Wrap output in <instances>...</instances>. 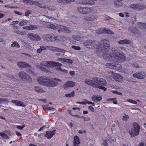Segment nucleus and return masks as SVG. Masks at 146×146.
Returning a JSON list of instances; mask_svg holds the SVG:
<instances>
[{
  "label": "nucleus",
  "mask_w": 146,
  "mask_h": 146,
  "mask_svg": "<svg viewBox=\"0 0 146 146\" xmlns=\"http://www.w3.org/2000/svg\"><path fill=\"white\" fill-rule=\"evenodd\" d=\"M109 41L106 39L101 40L98 44L97 55L103 57L107 61L113 60L117 63H121L125 60V54L117 47L109 48Z\"/></svg>",
  "instance_id": "f257e3e1"
},
{
  "label": "nucleus",
  "mask_w": 146,
  "mask_h": 146,
  "mask_svg": "<svg viewBox=\"0 0 146 146\" xmlns=\"http://www.w3.org/2000/svg\"><path fill=\"white\" fill-rule=\"evenodd\" d=\"M37 81L41 85L53 87L57 86L58 84L57 82H61V80L58 79L54 78L51 81L48 77L43 76L38 77Z\"/></svg>",
  "instance_id": "f03ea898"
},
{
  "label": "nucleus",
  "mask_w": 146,
  "mask_h": 146,
  "mask_svg": "<svg viewBox=\"0 0 146 146\" xmlns=\"http://www.w3.org/2000/svg\"><path fill=\"white\" fill-rule=\"evenodd\" d=\"M62 64L58 62L54 61H44L41 62L40 65H36L38 68L40 69V70L46 72H48V70L47 68H49L50 67L57 66V69L61 71L62 68L61 66Z\"/></svg>",
  "instance_id": "7ed1b4c3"
},
{
  "label": "nucleus",
  "mask_w": 146,
  "mask_h": 146,
  "mask_svg": "<svg viewBox=\"0 0 146 146\" xmlns=\"http://www.w3.org/2000/svg\"><path fill=\"white\" fill-rule=\"evenodd\" d=\"M53 35L49 34L44 35L43 36V39L45 41H52L54 40H58L61 42L66 41L68 40L67 38L62 36L60 37L54 36L53 37Z\"/></svg>",
  "instance_id": "20e7f679"
},
{
  "label": "nucleus",
  "mask_w": 146,
  "mask_h": 146,
  "mask_svg": "<svg viewBox=\"0 0 146 146\" xmlns=\"http://www.w3.org/2000/svg\"><path fill=\"white\" fill-rule=\"evenodd\" d=\"M48 27L53 29H56V27L58 29V32L59 33L63 32L66 33H70L71 31L66 27L60 25H57L56 26L54 25L49 23L47 25Z\"/></svg>",
  "instance_id": "39448f33"
},
{
  "label": "nucleus",
  "mask_w": 146,
  "mask_h": 146,
  "mask_svg": "<svg viewBox=\"0 0 146 146\" xmlns=\"http://www.w3.org/2000/svg\"><path fill=\"white\" fill-rule=\"evenodd\" d=\"M140 129V127L137 123H134L133 127L129 130V133L131 137H135L139 134Z\"/></svg>",
  "instance_id": "423d86ee"
},
{
  "label": "nucleus",
  "mask_w": 146,
  "mask_h": 146,
  "mask_svg": "<svg viewBox=\"0 0 146 146\" xmlns=\"http://www.w3.org/2000/svg\"><path fill=\"white\" fill-rule=\"evenodd\" d=\"M98 42L94 40H87L84 43V45L87 48L91 49H97V50Z\"/></svg>",
  "instance_id": "0eeeda50"
},
{
  "label": "nucleus",
  "mask_w": 146,
  "mask_h": 146,
  "mask_svg": "<svg viewBox=\"0 0 146 146\" xmlns=\"http://www.w3.org/2000/svg\"><path fill=\"white\" fill-rule=\"evenodd\" d=\"M19 76L23 81L30 82L32 80V78L29 77L28 75L24 71H22L20 72Z\"/></svg>",
  "instance_id": "6e6552de"
},
{
  "label": "nucleus",
  "mask_w": 146,
  "mask_h": 146,
  "mask_svg": "<svg viewBox=\"0 0 146 146\" xmlns=\"http://www.w3.org/2000/svg\"><path fill=\"white\" fill-rule=\"evenodd\" d=\"M93 79L95 83L98 85V86L99 85L105 86L107 84L106 80L102 78L96 77L93 78Z\"/></svg>",
  "instance_id": "1a4fd4ad"
},
{
  "label": "nucleus",
  "mask_w": 146,
  "mask_h": 146,
  "mask_svg": "<svg viewBox=\"0 0 146 146\" xmlns=\"http://www.w3.org/2000/svg\"><path fill=\"white\" fill-rule=\"evenodd\" d=\"M27 36L31 40L34 41H39L41 39L40 37L38 35L32 33L28 34Z\"/></svg>",
  "instance_id": "9d476101"
},
{
  "label": "nucleus",
  "mask_w": 146,
  "mask_h": 146,
  "mask_svg": "<svg viewBox=\"0 0 146 146\" xmlns=\"http://www.w3.org/2000/svg\"><path fill=\"white\" fill-rule=\"evenodd\" d=\"M130 7L136 11H139L145 9V6L144 5L139 4H135L130 5Z\"/></svg>",
  "instance_id": "9b49d317"
},
{
  "label": "nucleus",
  "mask_w": 146,
  "mask_h": 146,
  "mask_svg": "<svg viewBox=\"0 0 146 146\" xmlns=\"http://www.w3.org/2000/svg\"><path fill=\"white\" fill-rule=\"evenodd\" d=\"M23 2L24 3H29L30 4L36 5L40 8H44L46 7V5L41 4L38 2H36L33 1L23 0Z\"/></svg>",
  "instance_id": "f8f14e48"
},
{
  "label": "nucleus",
  "mask_w": 146,
  "mask_h": 146,
  "mask_svg": "<svg viewBox=\"0 0 146 146\" xmlns=\"http://www.w3.org/2000/svg\"><path fill=\"white\" fill-rule=\"evenodd\" d=\"M99 34L108 33L109 34H113L114 33L111 30L106 28H100L97 32Z\"/></svg>",
  "instance_id": "ddd939ff"
},
{
  "label": "nucleus",
  "mask_w": 146,
  "mask_h": 146,
  "mask_svg": "<svg viewBox=\"0 0 146 146\" xmlns=\"http://www.w3.org/2000/svg\"><path fill=\"white\" fill-rule=\"evenodd\" d=\"M111 76L116 81L120 82L123 80V77L120 75L113 72H111Z\"/></svg>",
  "instance_id": "4468645a"
},
{
  "label": "nucleus",
  "mask_w": 146,
  "mask_h": 146,
  "mask_svg": "<svg viewBox=\"0 0 146 146\" xmlns=\"http://www.w3.org/2000/svg\"><path fill=\"white\" fill-rule=\"evenodd\" d=\"M92 79L93 80L88 79H86L84 80V82L87 84L91 85L93 87L97 88L98 87V85L95 83L93 78Z\"/></svg>",
  "instance_id": "2eb2a0df"
},
{
  "label": "nucleus",
  "mask_w": 146,
  "mask_h": 146,
  "mask_svg": "<svg viewBox=\"0 0 146 146\" xmlns=\"http://www.w3.org/2000/svg\"><path fill=\"white\" fill-rule=\"evenodd\" d=\"M145 73L143 72H138L134 74L133 77L135 78L139 79H143L145 76Z\"/></svg>",
  "instance_id": "dca6fc26"
},
{
  "label": "nucleus",
  "mask_w": 146,
  "mask_h": 146,
  "mask_svg": "<svg viewBox=\"0 0 146 146\" xmlns=\"http://www.w3.org/2000/svg\"><path fill=\"white\" fill-rule=\"evenodd\" d=\"M46 48L48 50H52L53 51H57L58 52L64 53L66 52V50H65L61 49L56 47H52V46H48L46 47Z\"/></svg>",
  "instance_id": "f3484780"
},
{
  "label": "nucleus",
  "mask_w": 146,
  "mask_h": 146,
  "mask_svg": "<svg viewBox=\"0 0 146 146\" xmlns=\"http://www.w3.org/2000/svg\"><path fill=\"white\" fill-rule=\"evenodd\" d=\"M18 65L20 68H28L30 70H31L30 69L31 68V66L28 63L22 62H18Z\"/></svg>",
  "instance_id": "a211bd4d"
},
{
  "label": "nucleus",
  "mask_w": 146,
  "mask_h": 146,
  "mask_svg": "<svg viewBox=\"0 0 146 146\" xmlns=\"http://www.w3.org/2000/svg\"><path fill=\"white\" fill-rule=\"evenodd\" d=\"M75 85L74 82L71 81H67L64 85V88L66 89L68 88L73 87Z\"/></svg>",
  "instance_id": "6ab92c4d"
},
{
  "label": "nucleus",
  "mask_w": 146,
  "mask_h": 146,
  "mask_svg": "<svg viewBox=\"0 0 146 146\" xmlns=\"http://www.w3.org/2000/svg\"><path fill=\"white\" fill-rule=\"evenodd\" d=\"M98 17L97 16L92 15L91 16L87 15L84 17V19L87 21H94L95 20L97 19Z\"/></svg>",
  "instance_id": "aec40b11"
},
{
  "label": "nucleus",
  "mask_w": 146,
  "mask_h": 146,
  "mask_svg": "<svg viewBox=\"0 0 146 146\" xmlns=\"http://www.w3.org/2000/svg\"><path fill=\"white\" fill-rule=\"evenodd\" d=\"M74 139L73 146H79L80 142L78 137L77 136H75L74 137Z\"/></svg>",
  "instance_id": "412c9836"
},
{
  "label": "nucleus",
  "mask_w": 146,
  "mask_h": 146,
  "mask_svg": "<svg viewBox=\"0 0 146 146\" xmlns=\"http://www.w3.org/2000/svg\"><path fill=\"white\" fill-rule=\"evenodd\" d=\"M55 131V130H53L52 131H47L46 134L44 135L45 137H46L48 139L51 138L54 134Z\"/></svg>",
  "instance_id": "4be33fe9"
},
{
  "label": "nucleus",
  "mask_w": 146,
  "mask_h": 146,
  "mask_svg": "<svg viewBox=\"0 0 146 146\" xmlns=\"http://www.w3.org/2000/svg\"><path fill=\"white\" fill-rule=\"evenodd\" d=\"M75 18V17L74 16H71V18H69V19H68V17H65L64 18V21L67 23H69L70 24V25H72L71 23H73V21H70L71 20H73V19H74Z\"/></svg>",
  "instance_id": "5701e85b"
},
{
  "label": "nucleus",
  "mask_w": 146,
  "mask_h": 146,
  "mask_svg": "<svg viewBox=\"0 0 146 146\" xmlns=\"http://www.w3.org/2000/svg\"><path fill=\"white\" fill-rule=\"evenodd\" d=\"M116 64L113 63H108L106 64V66L107 67L113 69L115 68Z\"/></svg>",
  "instance_id": "b1692460"
},
{
  "label": "nucleus",
  "mask_w": 146,
  "mask_h": 146,
  "mask_svg": "<svg viewBox=\"0 0 146 146\" xmlns=\"http://www.w3.org/2000/svg\"><path fill=\"white\" fill-rule=\"evenodd\" d=\"M85 37L84 36L80 37L76 35L72 36V38L80 42H82L83 40V39Z\"/></svg>",
  "instance_id": "393cba45"
},
{
  "label": "nucleus",
  "mask_w": 146,
  "mask_h": 146,
  "mask_svg": "<svg viewBox=\"0 0 146 146\" xmlns=\"http://www.w3.org/2000/svg\"><path fill=\"white\" fill-rule=\"evenodd\" d=\"M131 41L130 40L126 39L124 40H121L119 41L118 42V43L120 44H129L131 43Z\"/></svg>",
  "instance_id": "a878e982"
},
{
  "label": "nucleus",
  "mask_w": 146,
  "mask_h": 146,
  "mask_svg": "<svg viewBox=\"0 0 146 146\" xmlns=\"http://www.w3.org/2000/svg\"><path fill=\"white\" fill-rule=\"evenodd\" d=\"M12 102L14 103L16 105L18 106H23V104L22 102L19 101L13 100L11 101Z\"/></svg>",
  "instance_id": "bb28decb"
},
{
  "label": "nucleus",
  "mask_w": 146,
  "mask_h": 146,
  "mask_svg": "<svg viewBox=\"0 0 146 146\" xmlns=\"http://www.w3.org/2000/svg\"><path fill=\"white\" fill-rule=\"evenodd\" d=\"M77 9L80 13L85 14L86 7H77Z\"/></svg>",
  "instance_id": "cd10ccee"
},
{
  "label": "nucleus",
  "mask_w": 146,
  "mask_h": 146,
  "mask_svg": "<svg viewBox=\"0 0 146 146\" xmlns=\"http://www.w3.org/2000/svg\"><path fill=\"white\" fill-rule=\"evenodd\" d=\"M46 48V46H41L39 48L37 49L36 52L38 53H40L42 52L43 50H45Z\"/></svg>",
  "instance_id": "c85d7f7f"
},
{
  "label": "nucleus",
  "mask_w": 146,
  "mask_h": 146,
  "mask_svg": "<svg viewBox=\"0 0 146 146\" xmlns=\"http://www.w3.org/2000/svg\"><path fill=\"white\" fill-rule=\"evenodd\" d=\"M42 107L44 110L46 109L48 110H50L51 111H54L55 110V109L53 108L48 107V105H47L43 106Z\"/></svg>",
  "instance_id": "c756f323"
},
{
  "label": "nucleus",
  "mask_w": 146,
  "mask_h": 146,
  "mask_svg": "<svg viewBox=\"0 0 146 146\" xmlns=\"http://www.w3.org/2000/svg\"><path fill=\"white\" fill-rule=\"evenodd\" d=\"M85 14H89L94 11V9L91 7H86Z\"/></svg>",
  "instance_id": "7c9ffc66"
},
{
  "label": "nucleus",
  "mask_w": 146,
  "mask_h": 146,
  "mask_svg": "<svg viewBox=\"0 0 146 146\" xmlns=\"http://www.w3.org/2000/svg\"><path fill=\"white\" fill-rule=\"evenodd\" d=\"M123 0H116V1L114 2V6L115 7H118L122 5L121 1Z\"/></svg>",
  "instance_id": "2f4dec72"
},
{
  "label": "nucleus",
  "mask_w": 146,
  "mask_h": 146,
  "mask_svg": "<svg viewBox=\"0 0 146 146\" xmlns=\"http://www.w3.org/2000/svg\"><path fill=\"white\" fill-rule=\"evenodd\" d=\"M137 25L141 29H146V23L139 22L137 24Z\"/></svg>",
  "instance_id": "473e14b6"
},
{
  "label": "nucleus",
  "mask_w": 146,
  "mask_h": 146,
  "mask_svg": "<svg viewBox=\"0 0 146 146\" xmlns=\"http://www.w3.org/2000/svg\"><path fill=\"white\" fill-rule=\"evenodd\" d=\"M28 22V21L26 20H23L19 23V25L20 26L25 25Z\"/></svg>",
  "instance_id": "72a5a7b5"
},
{
  "label": "nucleus",
  "mask_w": 146,
  "mask_h": 146,
  "mask_svg": "<svg viewBox=\"0 0 146 146\" xmlns=\"http://www.w3.org/2000/svg\"><path fill=\"white\" fill-rule=\"evenodd\" d=\"M34 89L37 92H42L44 91V90L40 87H34Z\"/></svg>",
  "instance_id": "f704fd0d"
},
{
  "label": "nucleus",
  "mask_w": 146,
  "mask_h": 146,
  "mask_svg": "<svg viewBox=\"0 0 146 146\" xmlns=\"http://www.w3.org/2000/svg\"><path fill=\"white\" fill-rule=\"evenodd\" d=\"M29 26V30H36L38 28L37 26L35 25H31Z\"/></svg>",
  "instance_id": "c9c22d12"
},
{
  "label": "nucleus",
  "mask_w": 146,
  "mask_h": 146,
  "mask_svg": "<svg viewBox=\"0 0 146 146\" xmlns=\"http://www.w3.org/2000/svg\"><path fill=\"white\" fill-rule=\"evenodd\" d=\"M11 46L12 47H16L18 48H19L20 46L18 43L16 41L13 42V44L11 45Z\"/></svg>",
  "instance_id": "e433bc0d"
},
{
  "label": "nucleus",
  "mask_w": 146,
  "mask_h": 146,
  "mask_svg": "<svg viewBox=\"0 0 146 146\" xmlns=\"http://www.w3.org/2000/svg\"><path fill=\"white\" fill-rule=\"evenodd\" d=\"M115 68V69H116L119 71H120L122 68V66L119 64H116Z\"/></svg>",
  "instance_id": "4c0bfd02"
},
{
  "label": "nucleus",
  "mask_w": 146,
  "mask_h": 146,
  "mask_svg": "<svg viewBox=\"0 0 146 146\" xmlns=\"http://www.w3.org/2000/svg\"><path fill=\"white\" fill-rule=\"evenodd\" d=\"M0 136H1L2 138L6 139H8L9 138V137L7 135L3 133H0Z\"/></svg>",
  "instance_id": "58836bf2"
},
{
  "label": "nucleus",
  "mask_w": 146,
  "mask_h": 146,
  "mask_svg": "<svg viewBox=\"0 0 146 146\" xmlns=\"http://www.w3.org/2000/svg\"><path fill=\"white\" fill-rule=\"evenodd\" d=\"M59 3H62L63 2H74L75 0H58Z\"/></svg>",
  "instance_id": "ea45409f"
},
{
  "label": "nucleus",
  "mask_w": 146,
  "mask_h": 146,
  "mask_svg": "<svg viewBox=\"0 0 146 146\" xmlns=\"http://www.w3.org/2000/svg\"><path fill=\"white\" fill-rule=\"evenodd\" d=\"M74 94V91H72L70 93V94H65V96L68 97H73Z\"/></svg>",
  "instance_id": "a19ab883"
},
{
  "label": "nucleus",
  "mask_w": 146,
  "mask_h": 146,
  "mask_svg": "<svg viewBox=\"0 0 146 146\" xmlns=\"http://www.w3.org/2000/svg\"><path fill=\"white\" fill-rule=\"evenodd\" d=\"M126 101L133 104H137V103L136 101L131 99L127 100Z\"/></svg>",
  "instance_id": "79ce46f5"
},
{
  "label": "nucleus",
  "mask_w": 146,
  "mask_h": 146,
  "mask_svg": "<svg viewBox=\"0 0 146 146\" xmlns=\"http://www.w3.org/2000/svg\"><path fill=\"white\" fill-rule=\"evenodd\" d=\"M129 116L126 114H125L123 116V120L124 121H126L127 119H129Z\"/></svg>",
  "instance_id": "37998d69"
},
{
  "label": "nucleus",
  "mask_w": 146,
  "mask_h": 146,
  "mask_svg": "<svg viewBox=\"0 0 146 146\" xmlns=\"http://www.w3.org/2000/svg\"><path fill=\"white\" fill-rule=\"evenodd\" d=\"M64 62L68 63L69 64H71L73 63V61L72 60L67 59H65V61H64Z\"/></svg>",
  "instance_id": "c03bdc74"
},
{
  "label": "nucleus",
  "mask_w": 146,
  "mask_h": 146,
  "mask_svg": "<svg viewBox=\"0 0 146 146\" xmlns=\"http://www.w3.org/2000/svg\"><path fill=\"white\" fill-rule=\"evenodd\" d=\"M72 48L75 50H79L81 48L79 46H76L73 45L72 46Z\"/></svg>",
  "instance_id": "a18cd8bd"
},
{
  "label": "nucleus",
  "mask_w": 146,
  "mask_h": 146,
  "mask_svg": "<svg viewBox=\"0 0 146 146\" xmlns=\"http://www.w3.org/2000/svg\"><path fill=\"white\" fill-rule=\"evenodd\" d=\"M97 95H94L92 96V99L93 101L95 102H97Z\"/></svg>",
  "instance_id": "49530a36"
},
{
  "label": "nucleus",
  "mask_w": 146,
  "mask_h": 146,
  "mask_svg": "<svg viewBox=\"0 0 146 146\" xmlns=\"http://www.w3.org/2000/svg\"><path fill=\"white\" fill-rule=\"evenodd\" d=\"M48 8L49 10L52 11H54L56 9V8L53 6H49V7H48Z\"/></svg>",
  "instance_id": "de8ad7c7"
},
{
  "label": "nucleus",
  "mask_w": 146,
  "mask_h": 146,
  "mask_svg": "<svg viewBox=\"0 0 146 146\" xmlns=\"http://www.w3.org/2000/svg\"><path fill=\"white\" fill-rule=\"evenodd\" d=\"M65 59L64 58H60L57 59L56 60L58 61H59L61 62V63H64L65 61Z\"/></svg>",
  "instance_id": "09e8293b"
},
{
  "label": "nucleus",
  "mask_w": 146,
  "mask_h": 146,
  "mask_svg": "<svg viewBox=\"0 0 146 146\" xmlns=\"http://www.w3.org/2000/svg\"><path fill=\"white\" fill-rule=\"evenodd\" d=\"M97 102L100 101L102 99V96L98 95H97Z\"/></svg>",
  "instance_id": "8fccbe9b"
},
{
  "label": "nucleus",
  "mask_w": 146,
  "mask_h": 146,
  "mask_svg": "<svg viewBox=\"0 0 146 146\" xmlns=\"http://www.w3.org/2000/svg\"><path fill=\"white\" fill-rule=\"evenodd\" d=\"M97 88H98L99 89H101L102 90H103L104 91H106L107 90V88H106L104 87V86H98Z\"/></svg>",
  "instance_id": "3c124183"
},
{
  "label": "nucleus",
  "mask_w": 146,
  "mask_h": 146,
  "mask_svg": "<svg viewBox=\"0 0 146 146\" xmlns=\"http://www.w3.org/2000/svg\"><path fill=\"white\" fill-rule=\"evenodd\" d=\"M84 119L85 121H88L90 120V118L89 117H85L84 116H82V117Z\"/></svg>",
  "instance_id": "603ef678"
},
{
  "label": "nucleus",
  "mask_w": 146,
  "mask_h": 146,
  "mask_svg": "<svg viewBox=\"0 0 146 146\" xmlns=\"http://www.w3.org/2000/svg\"><path fill=\"white\" fill-rule=\"evenodd\" d=\"M112 92L113 93H116L118 95H122V93L121 92H118L117 90H115V91H112Z\"/></svg>",
  "instance_id": "864d4df0"
},
{
  "label": "nucleus",
  "mask_w": 146,
  "mask_h": 146,
  "mask_svg": "<svg viewBox=\"0 0 146 146\" xmlns=\"http://www.w3.org/2000/svg\"><path fill=\"white\" fill-rule=\"evenodd\" d=\"M85 101L86 102V103L87 104H92L93 106H94V103H92L91 102H90L88 101L87 100H85Z\"/></svg>",
  "instance_id": "5fc2aeb1"
},
{
  "label": "nucleus",
  "mask_w": 146,
  "mask_h": 146,
  "mask_svg": "<svg viewBox=\"0 0 146 146\" xmlns=\"http://www.w3.org/2000/svg\"><path fill=\"white\" fill-rule=\"evenodd\" d=\"M30 13L31 12L29 11H27L25 12V15L26 16H28Z\"/></svg>",
  "instance_id": "6e6d98bb"
},
{
  "label": "nucleus",
  "mask_w": 146,
  "mask_h": 146,
  "mask_svg": "<svg viewBox=\"0 0 146 146\" xmlns=\"http://www.w3.org/2000/svg\"><path fill=\"white\" fill-rule=\"evenodd\" d=\"M5 7H8L11 8H17V7H14L12 5H5Z\"/></svg>",
  "instance_id": "4d7b16f0"
},
{
  "label": "nucleus",
  "mask_w": 146,
  "mask_h": 146,
  "mask_svg": "<svg viewBox=\"0 0 146 146\" xmlns=\"http://www.w3.org/2000/svg\"><path fill=\"white\" fill-rule=\"evenodd\" d=\"M14 13L15 14H17L19 15H22L23 13L21 12H20L17 11H14Z\"/></svg>",
  "instance_id": "13d9d810"
},
{
  "label": "nucleus",
  "mask_w": 146,
  "mask_h": 146,
  "mask_svg": "<svg viewBox=\"0 0 146 146\" xmlns=\"http://www.w3.org/2000/svg\"><path fill=\"white\" fill-rule=\"evenodd\" d=\"M19 21H13L12 22L13 23L12 24V25H14L15 24H17L19 23Z\"/></svg>",
  "instance_id": "bf43d9fd"
},
{
  "label": "nucleus",
  "mask_w": 146,
  "mask_h": 146,
  "mask_svg": "<svg viewBox=\"0 0 146 146\" xmlns=\"http://www.w3.org/2000/svg\"><path fill=\"white\" fill-rule=\"evenodd\" d=\"M45 127L44 126H43L42 127H41L38 130V131L39 132L43 130L44 129V127Z\"/></svg>",
  "instance_id": "052dcab7"
},
{
  "label": "nucleus",
  "mask_w": 146,
  "mask_h": 146,
  "mask_svg": "<svg viewBox=\"0 0 146 146\" xmlns=\"http://www.w3.org/2000/svg\"><path fill=\"white\" fill-rule=\"evenodd\" d=\"M70 74L71 75H73L75 74V72L74 71H70L69 72Z\"/></svg>",
  "instance_id": "680f3d73"
},
{
  "label": "nucleus",
  "mask_w": 146,
  "mask_h": 146,
  "mask_svg": "<svg viewBox=\"0 0 146 146\" xmlns=\"http://www.w3.org/2000/svg\"><path fill=\"white\" fill-rule=\"evenodd\" d=\"M25 34V32L23 31H20L19 34L21 35H24Z\"/></svg>",
  "instance_id": "e2e57ef3"
},
{
  "label": "nucleus",
  "mask_w": 146,
  "mask_h": 146,
  "mask_svg": "<svg viewBox=\"0 0 146 146\" xmlns=\"http://www.w3.org/2000/svg\"><path fill=\"white\" fill-rule=\"evenodd\" d=\"M61 71L62 72H64L65 73H68V70L65 69H61Z\"/></svg>",
  "instance_id": "0e129e2a"
},
{
  "label": "nucleus",
  "mask_w": 146,
  "mask_h": 146,
  "mask_svg": "<svg viewBox=\"0 0 146 146\" xmlns=\"http://www.w3.org/2000/svg\"><path fill=\"white\" fill-rule=\"evenodd\" d=\"M78 132L80 134H82L83 133H85V131H82L81 130H79Z\"/></svg>",
  "instance_id": "69168bd1"
},
{
  "label": "nucleus",
  "mask_w": 146,
  "mask_h": 146,
  "mask_svg": "<svg viewBox=\"0 0 146 146\" xmlns=\"http://www.w3.org/2000/svg\"><path fill=\"white\" fill-rule=\"evenodd\" d=\"M17 128L20 130H22L23 128V127L22 126H18L17 127Z\"/></svg>",
  "instance_id": "338daca9"
},
{
  "label": "nucleus",
  "mask_w": 146,
  "mask_h": 146,
  "mask_svg": "<svg viewBox=\"0 0 146 146\" xmlns=\"http://www.w3.org/2000/svg\"><path fill=\"white\" fill-rule=\"evenodd\" d=\"M133 66L134 67H135L137 68H139V65L138 64H133Z\"/></svg>",
  "instance_id": "774afa93"
}]
</instances>
